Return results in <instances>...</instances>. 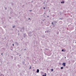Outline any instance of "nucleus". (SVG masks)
<instances>
[{"label":"nucleus","mask_w":76,"mask_h":76,"mask_svg":"<svg viewBox=\"0 0 76 76\" xmlns=\"http://www.w3.org/2000/svg\"><path fill=\"white\" fill-rule=\"evenodd\" d=\"M23 36L24 38H26L27 37V35H26V33L24 34Z\"/></svg>","instance_id":"nucleus-2"},{"label":"nucleus","mask_w":76,"mask_h":76,"mask_svg":"<svg viewBox=\"0 0 76 76\" xmlns=\"http://www.w3.org/2000/svg\"><path fill=\"white\" fill-rule=\"evenodd\" d=\"M57 34H58V33H57Z\"/></svg>","instance_id":"nucleus-28"},{"label":"nucleus","mask_w":76,"mask_h":76,"mask_svg":"<svg viewBox=\"0 0 76 76\" xmlns=\"http://www.w3.org/2000/svg\"><path fill=\"white\" fill-rule=\"evenodd\" d=\"M75 43H76V42H75Z\"/></svg>","instance_id":"nucleus-38"},{"label":"nucleus","mask_w":76,"mask_h":76,"mask_svg":"<svg viewBox=\"0 0 76 76\" xmlns=\"http://www.w3.org/2000/svg\"><path fill=\"white\" fill-rule=\"evenodd\" d=\"M45 75H43L42 76H46V73H45Z\"/></svg>","instance_id":"nucleus-10"},{"label":"nucleus","mask_w":76,"mask_h":76,"mask_svg":"<svg viewBox=\"0 0 76 76\" xmlns=\"http://www.w3.org/2000/svg\"><path fill=\"white\" fill-rule=\"evenodd\" d=\"M47 17H48V18H49V16H48Z\"/></svg>","instance_id":"nucleus-25"},{"label":"nucleus","mask_w":76,"mask_h":76,"mask_svg":"<svg viewBox=\"0 0 76 76\" xmlns=\"http://www.w3.org/2000/svg\"><path fill=\"white\" fill-rule=\"evenodd\" d=\"M43 21H44V20H42Z\"/></svg>","instance_id":"nucleus-32"},{"label":"nucleus","mask_w":76,"mask_h":76,"mask_svg":"<svg viewBox=\"0 0 76 76\" xmlns=\"http://www.w3.org/2000/svg\"><path fill=\"white\" fill-rule=\"evenodd\" d=\"M29 69H31V66H30V67Z\"/></svg>","instance_id":"nucleus-20"},{"label":"nucleus","mask_w":76,"mask_h":76,"mask_svg":"<svg viewBox=\"0 0 76 76\" xmlns=\"http://www.w3.org/2000/svg\"><path fill=\"white\" fill-rule=\"evenodd\" d=\"M61 3H64V1H61Z\"/></svg>","instance_id":"nucleus-9"},{"label":"nucleus","mask_w":76,"mask_h":76,"mask_svg":"<svg viewBox=\"0 0 76 76\" xmlns=\"http://www.w3.org/2000/svg\"><path fill=\"white\" fill-rule=\"evenodd\" d=\"M13 46H14V44H13Z\"/></svg>","instance_id":"nucleus-23"},{"label":"nucleus","mask_w":76,"mask_h":76,"mask_svg":"<svg viewBox=\"0 0 76 76\" xmlns=\"http://www.w3.org/2000/svg\"><path fill=\"white\" fill-rule=\"evenodd\" d=\"M54 23H57V21H54Z\"/></svg>","instance_id":"nucleus-6"},{"label":"nucleus","mask_w":76,"mask_h":76,"mask_svg":"<svg viewBox=\"0 0 76 76\" xmlns=\"http://www.w3.org/2000/svg\"><path fill=\"white\" fill-rule=\"evenodd\" d=\"M15 43L17 45H18V43L17 42H15Z\"/></svg>","instance_id":"nucleus-5"},{"label":"nucleus","mask_w":76,"mask_h":76,"mask_svg":"<svg viewBox=\"0 0 76 76\" xmlns=\"http://www.w3.org/2000/svg\"><path fill=\"white\" fill-rule=\"evenodd\" d=\"M12 28H15V26H14L12 27Z\"/></svg>","instance_id":"nucleus-13"},{"label":"nucleus","mask_w":76,"mask_h":76,"mask_svg":"<svg viewBox=\"0 0 76 76\" xmlns=\"http://www.w3.org/2000/svg\"><path fill=\"white\" fill-rule=\"evenodd\" d=\"M64 51V50H63V49H62V50H61V51Z\"/></svg>","instance_id":"nucleus-15"},{"label":"nucleus","mask_w":76,"mask_h":76,"mask_svg":"<svg viewBox=\"0 0 76 76\" xmlns=\"http://www.w3.org/2000/svg\"><path fill=\"white\" fill-rule=\"evenodd\" d=\"M46 50H47V49H46Z\"/></svg>","instance_id":"nucleus-33"},{"label":"nucleus","mask_w":76,"mask_h":76,"mask_svg":"<svg viewBox=\"0 0 76 76\" xmlns=\"http://www.w3.org/2000/svg\"><path fill=\"white\" fill-rule=\"evenodd\" d=\"M45 33H46V32H47V31H45Z\"/></svg>","instance_id":"nucleus-26"},{"label":"nucleus","mask_w":76,"mask_h":76,"mask_svg":"<svg viewBox=\"0 0 76 76\" xmlns=\"http://www.w3.org/2000/svg\"><path fill=\"white\" fill-rule=\"evenodd\" d=\"M14 59H15V60H16V58L15 57V58H14Z\"/></svg>","instance_id":"nucleus-14"},{"label":"nucleus","mask_w":76,"mask_h":76,"mask_svg":"<svg viewBox=\"0 0 76 76\" xmlns=\"http://www.w3.org/2000/svg\"><path fill=\"white\" fill-rule=\"evenodd\" d=\"M44 9H45V7L43 8Z\"/></svg>","instance_id":"nucleus-22"},{"label":"nucleus","mask_w":76,"mask_h":76,"mask_svg":"<svg viewBox=\"0 0 76 76\" xmlns=\"http://www.w3.org/2000/svg\"><path fill=\"white\" fill-rule=\"evenodd\" d=\"M28 19H29V20L30 19V18H28Z\"/></svg>","instance_id":"nucleus-29"},{"label":"nucleus","mask_w":76,"mask_h":76,"mask_svg":"<svg viewBox=\"0 0 76 76\" xmlns=\"http://www.w3.org/2000/svg\"><path fill=\"white\" fill-rule=\"evenodd\" d=\"M22 29H23V31H24V30H25V27H23V28Z\"/></svg>","instance_id":"nucleus-8"},{"label":"nucleus","mask_w":76,"mask_h":76,"mask_svg":"<svg viewBox=\"0 0 76 76\" xmlns=\"http://www.w3.org/2000/svg\"><path fill=\"white\" fill-rule=\"evenodd\" d=\"M53 25H54L53 27H54V26H55L54 25V24H53Z\"/></svg>","instance_id":"nucleus-18"},{"label":"nucleus","mask_w":76,"mask_h":76,"mask_svg":"<svg viewBox=\"0 0 76 76\" xmlns=\"http://www.w3.org/2000/svg\"><path fill=\"white\" fill-rule=\"evenodd\" d=\"M20 56V55H19V56Z\"/></svg>","instance_id":"nucleus-34"},{"label":"nucleus","mask_w":76,"mask_h":76,"mask_svg":"<svg viewBox=\"0 0 76 76\" xmlns=\"http://www.w3.org/2000/svg\"><path fill=\"white\" fill-rule=\"evenodd\" d=\"M43 38H44V37H43Z\"/></svg>","instance_id":"nucleus-39"},{"label":"nucleus","mask_w":76,"mask_h":76,"mask_svg":"<svg viewBox=\"0 0 76 76\" xmlns=\"http://www.w3.org/2000/svg\"><path fill=\"white\" fill-rule=\"evenodd\" d=\"M53 24V22L52 23V24Z\"/></svg>","instance_id":"nucleus-24"},{"label":"nucleus","mask_w":76,"mask_h":76,"mask_svg":"<svg viewBox=\"0 0 76 76\" xmlns=\"http://www.w3.org/2000/svg\"><path fill=\"white\" fill-rule=\"evenodd\" d=\"M18 35H19V34H18Z\"/></svg>","instance_id":"nucleus-37"},{"label":"nucleus","mask_w":76,"mask_h":76,"mask_svg":"<svg viewBox=\"0 0 76 76\" xmlns=\"http://www.w3.org/2000/svg\"><path fill=\"white\" fill-rule=\"evenodd\" d=\"M53 69H51V72H53Z\"/></svg>","instance_id":"nucleus-12"},{"label":"nucleus","mask_w":76,"mask_h":76,"mask_svg":"<svg viewBox=\"0 0 76 76\" xmlns=\"http://www.w3.org/2000/svg\"><path fill=\"white\" fill-rule=\"evenodd\" d=\"M24 50H26V49H25Z\"/></svg>","instance_id":"nucleus-27"},{"label":"nucleus","mask_w":76,"mask_h":76,"mask_svg":"<svg viewBox=\"0 0 76 76\" xmlns=\"http://www.w3.org/2000/svg\"><path fill=\"white\" fill-rule=\"evenodd\" d=\"M63 69V67H61V69Z\"/></svg>","instance_id":"nucleus-11"},{"label":"nucleus","mask_w":76,"mask_h":76,"mask_svg":"<svg viewBox=\"0 0 76 76\" xmlns=\"http://www.w3.org/2000/svg\"><path fill=\"white\" fill-rule=\"evenodd\" d=\"M66 58V57H65V58Z\"/></svg>","instance_id":"nucleus-30"},{"label":"nucleus","mask_w":76,"mask_h":76,"mask_svg":"<svg viewBox=\"0 0 76 76\" xmlns=\"http://www.w3.org/2000/svg\"><path fill=\"white\" fill-rule=\"evenodd\" d=\"M5 9H7V8H5Z\"/></svg>","instance_id":"nucleus-21"},{"label":"nucleus","mask_w":76,"mask_h":76,"mask_svg":"<svg viewBox=\"0 0 76 76\" xmlns=\"http://www.w3.org/2000/svg\"><path fill=\"white\" fill-rule=\"evenodd\" d=\"M29 12H32V10H30Z\"/></svg>","instance_id":"nucleus-17"},{"label":"nucleus","mask_w":76,"mask_h":76,"mask_svg":"<svg viewBox=\"0 0 76 76\" xmlns=\"http://www.w3.org/2000/svg\"><path fill=\"white\" fill-rule=\"evenodd\" d=\"M32 3V1H31Z\"/></svg>","instance_id":"nucleus-36"},{"label":"nucleus","mask_w":76,"mask_h":76,"mask_svg":"<svg viewBox=\"0 0 76 76\" xmlns=\"http://www.w3.org/2000/svg\"><path fill=\"white\" fill-rule=\"evenodd\" d=\"M62 64L63 66L64 67H65V66H66V63L64 62Z\"/></svg>","instance_id":"nucleus-3"},{"label":"nucleus","mask_w":76,"mask_h":76,"mask_svg":"<svg viewBox=\"0 0 76 76\" xmlns=\"http://www.w3.org/2000/svg\"><path fill=\"white\" fill-rule=\"evenodd\" d=\"M44 3H45V2H44Z\"/></svg>","instance_id":"nucleus-35"},{"label":"nucleus","mask_w":76,"mask_h":76,"mask_svg":"<svg viewBox=\"0 0 76 76\" xmlns=\"http://www.w3.org/2000/svg\"><path fill=\"white\" fill-rule=\"evenodd\" d=\"M39 72V69H38L37 70V73H38Z\"/></svg>","instance_id":"nucleus-4"},{"label":"nucleus","mask_w":76,"mask_h":76,"mask_svg":"<svg viewBox=\"0 0 76 76\" xmlns=\"http://www.w3.org/2000/svg\"><path fill=\"white\" fill-rule=\"evenodd\" d=\"M1 55H2V56H3V53H1Z\"/></svg>","instance_id":"nucleus-19"},{"label":"nucleus","mask_w":76,"mask_h":76,"mask_svg":"<svg viewBox=\"0 0 76 76\" xmlns=\"http://www.w3.org/2000/svg\"><path fill=\"white\" fill-rule=\"evenodd\" d=\"M32 33V32H31L30 31L29 32L28 34V36H29V37H31V35H32V34H31Z\"/></svg>","instance_id":"nucleus-1"},{"label":"nucleus","mask_w":76,"mask_h":76,"mask_svg":"<svg viewBox=\"0 0 76 76\" xmlns=\"http://www.w3.org/2000/svg\"><path fill=\"white\" fill-rule=\"evenodd\" d=\"M46 32H48H48H50V31H49V30H48L46 31Z\"/></svg>","instance_id":"nucleus-7"},{"label":"nucleus","mask_w":76,"mask_h":76,"mask_svg":"<svg viewBox=\"0 0 76 76\" xmlns=\"http://www.w3.org/2000/svg\"><path fill=\"white\" fill-rule=\"evenodd\" d=\"M20 31H22V30H20Z\"/></svg>","instance_id":"nucleus-31"},{"label":"nucleus","mask_w":76,"mask_h":76,"mask_svg":"<svg viewBox=\"0 0 76 76\" xmlns=\"http://www.w3.org/2000/svg\"><path fill=\"white\" fill-rule=\"evenodd\" d=\"M11 58H13V56H11Z\"/></svg>","instance_id":"nucleus-16"}]
</instances>
